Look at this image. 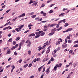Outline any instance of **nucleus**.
Instances as JSON below:
<instances>
[{
	"mask_svg": "<svg viewBox=\"0 0 78 78\" xmlns=\"http://www.w3.org/2000/svg\"><path fill=\"white\" fill-rule=\"evenodd\" d=\"M35 34L37 35L35 36V38H38L40 37V35L41 36H43L45 34V33L43 32V31H40L37 32H36Z\"/></svg>",
	"mask_w": 78,
	"mask_h": 78,
	"instance_id": "obj_1",
	"label": "nucleus"
},
{
	"mask_svg": "<svg viewBox=\"0 0 78 78\" xmlns=\"http://www.w3.org/2000/svg\"><path fill=\"white\" fill-rule=\"evenodd\" d=\"M24 27V24H23V25H22L20 26H18V27H19L18 28H16L15 30L17 32H20V31H21V29L23 28Z\"/></svg>",
	"mask_w": 78,
	"mask_h": 78,
	"instance_id": "obj_2",
	"label": "nucleus"
},
{
	"mask_svg": "<svg viewBox=\"0 0 78 78\" xmlns=\"http://www.w3.org/2000/svg\"><path fill=\"white\" fill-rule=\"evenodd\" d=\"M58 69V66L56 64L55 65V66H54V68L52 69V71L53 72H55V71H56V70Z\"/></svg>",
	"mask_w": 78,
	"mask_h": 78,
	"instance_id": "obj_3",
	"label": "nucleus"
},
{
	"mask_svg": "<svg viewBox=\"0 0 78 78\" xmlns=\"http://www.w3.org/2000/svg\"><path fill=\"white\" fill-rule=\"evenodd\" d=\"M25 16V13H24L22 14L21 15H20L19 16H18V17L19 18H20L21 17H24V16Z\"/></svg>",
	"mask_w": 78,
	"mask_h": 78,
	"instance_id": "obj_4",
	"label": "nucleus"
},
{
	"mask_svg": "<svg viewBox=\"0 0 78 78\" xmlns=\"http://www.w3.org/2000/svg\"><path fill=\"white\" fill-rule=\"evenodd\" d=\"M44 66V65H43V66H41L40 67H39L38 69V72H40L41 71V69H42L43 68V67Z\"/></svg>",
	"mask_w": 78,
	"mask_h": 78,
	"instance_id": "obj_5",
	"label": "nucleus"
},
{
	"mask_svg": "<svg viewBox=\"0 0 78 78\" xmlns=\"http://www.w3.org/2000/svg\"><path fill=\"white\" fill-rule=\"evenodd\" d=\"M48 58H44L43 59V62H44L45 61H48Z\"/></svg>",
	"mask_w": 78,
	"mask_h": 78,
	"instance_id": "obj_6",
	"label": "nucleus"
},
{
	"mask_svg": "<svg viewBox=\"0 0 78 78\" xmlns=\"http://www.w3.org/2000/svg\"><path fill=\"white\" fill-rule=\"evenodd\" d=\"M64 14H65V13H63L60 14L59 15V17H64Z\"/></svg>",
	"mask_w": 78,
	"mask_h": 78,
	"instance_id": "obj_7",
	"label": "nucleus"
},
{
	"mask_svg": "<svg viewBox=\"0 0 78 78\" xmlns=\"http://www.w3.org/2000/svg\"><path fill=\"white\" fill-rule=\"evenodd\" d=\"M67 47V44H64V43L62 45V48H66Z\"/></svg>",
	"mask_w": 78,
	"mask_h": 78,
	"instance_id": "obj_8",
	"label": "nucleus"
},
{
	"mask_svg": "<svg viewBox=\"0 0 78 78\" xmlns=\"http://www.w3.org/2000/svg\"><path fill=\"white\" fill-rule=\"evenodd\" d=\"M57 66V67L59 68V67H61L62 66V63H60L58 65V64H56Z\"/></svg>",
	"mask_w": 78,
	"mask_h": 78,
	"instance_id": "obj_9",
	"label": "nucleus"
},
{
	"mask_svg": "<svg viewBox=\"0 0 78 78\" xmlns=\"http://www.w3.org/2000/svg\"><path fill=\"white\" fill-rule=\"evenodd\" d=\"M55 34V32H52L49 33L48 34V36H53V34Z\"/></svg>",
	"mask_w": 78,
	"mask_h": 78,
	"instance_id": "obj_10",
	"label": "nucleus"
},
{
	"mask_svg": "<svg viewBox=\"0 0 78 78\" xmlns=\"http://www.w3.org/2000/svg\"><path fill=\"white\" fill-rule=\"evenodd\" d=\"M33 26V25L31 24V23H30L28 26V27L30 30H31V27Z\"/></svg>",
	"mask_w": 78,
	"mask_h": 78,
	"instance_id": "obj_11",
	"label": "nucleus"
},
{
	"mask_svg": "<svg viewBox=\"0 0 78 78\" xmlns=\"http://www.w3.org/2000/svg\"><path fill=\"white\" fill-rule=\"evenodd\" d=\"M67 32H69V31H71L72 30V28H69L67 29Z\"/></svg>",
	"mask_w": 78,
	"mask_h": 78,
	"instance_id": "obj_12",
	"label": "nucleus"
},
{
	"mask_svg": "<svg viewBox=\"0 0 78 78\" xmlns=\"http://www.w3.org/2000/svg\"><path fill=\"white\" fill-rule=\"evenodd\" d=\"M16 48H17V47L16 46H13L11 48L10 50H14Z\"/></svg>",
	"mask_w": 78,
	"mask_h": 78,
	"instance_id": "obj_13",
	"label": "nucleus"
},
{
	"mask_svg": "<svg viewBox=\"0 0 78 78\" xmlns=\"http://www.w3.org/2000/svg\"><path fill=\"white\" fill-rule=\"evenodd\" d=\"M49 72L50 70L49 69V68H48L47 70L46 71V74H48V73H49Z\"/></svg>",
	"mask_w": 78,
	"mask_h": 78,
	"instance_id": "obj_14",
	"label": "nucleus"
},
{
	"mask_svg": "<svg viewBox=\"0 0 78 78\" xmlns=\"http://www.w3.org/2000/svg\"><path fill=\"white\" fill-rule=\"evenodd\" d=\"M37 3H38V2H36L32 4V6H34V5H35V6H36Z\"/></svg>",
	"mask_w": 78,
	"mask_h": 78,
	"instance_id": "obj_15",
	"label": "nucleus"
},
{
	"mask_svg": "<svg viewBox=\"0 0 78 78\" xmlns=\"http://www.w3.org/2000/svg\"><path fill=\"white\" fill-rule=\"evenodd\" d=\"M27 53L29 55H31V51L29 50L28 51Z\"/></svg>",
	"mask_w": 78,
	"mask_h": 78,
	"instance_id": "obj_16",
	"label": "nucleus"
},
{
	"mask_svg": "<svg viewBox=\"0 0 78 78\" xmlns=\"http://www.w3.org/2000/svg\"><path fill=\"white\" fill-rule=\"evenodd\" d=\"M62 28V27H60L59 28H58L57 29V31H60L61 30Z\"/></svg>",
	"mask_w": 78,
	"mask_h": 78,
	"instance_id": "obj_17",
	"label": "nucleus"
},
{
	"mask_svg": "<svg viewBox=\"0 0 78 78\" xmlns=\"http://www.w3.org/2000/svg\"><path fill=\"white\" fill-rule=\"evenodd\" d=\"M11 53V51L10 49H9L7 51V54H10Z\"/></svg>",
	"mask_w": 78,
	"mask_h": 78,
	"instance_id": "obj_18",
	"label": "nucleus"
},
{
	"mask_svg": "<svg viewBox=\"0 0 78 78\" xmlns=\"http://www.w3.org/2000/svg\"><path fill=\"white\" fill-rule=\"evenodd\" d=\"M32 18H33L34 19V18H36V15H33L31 16Z\"/></svg>",
	"mask_w": 78,
	"mask_h": 78,
	"instance_id": "obj_19",
	"label": "nucleus"
},
{
	"mask_svg": "<svg viewBox=\"0 0 78 78\" xmlns=\"http://www.w3.org/2000/svg\"><path fill=\"white\" fill-rule=\"evenodd\" d=\"M57 25V24H56L53 23V24H51L50 25V27H53V26H55V25Z\"/></svg>",
	"mask_w": 78,
	"mask_h": 78,
	"instance_id": "obj_20",
	"label": "nucleus"
},
{
	"mask_svg": "<svg viewBox=\"0 0 78 78\" xmlns=\"http://www.w3.org/2000/svg\"><path fill=\"white\" fill-rule=\"evenodd\" d=\"M55 44H56V45H59V44H60V41H58L57 42L55 43Z\"/></svg>",
	"mask_w": 78,
	"mask_h": 78,
	"instance_id": "obj_21",
	"label": "nucleus"
},
{
	"mask_svg": "<svg viewBox=\"0 0 78 78\" xmlns=\"http://www.w3.org/2000/svg\"><path fill=\"white\" fill-rule=\"evenodd\" d=\"M41 61V58H37V61Z\"/></svg>",
	"mask_w": 78,
	"mask_h": 78,
	"instance_id": "obj_22",
	"label": "nucleus"
},
{
	"mask_svg": "<svg viewBox=\"0 0 78 78\" xmlns=\"http://www.w3.org/2000/svg\"><path fill=\"white\" fill-rule=\"evenodd\" d=\"M55 5V4H52L50 5L49 7L50 8H51V7H52L53 6H54V5Z\"/></svg>",
	"mask_w": 78,
	"mask_h": 78,
	"instance_id": "obj_23",
	"label": "nucleus"
},
{
	"mask_svg": "<svg viewBox=\"0 0 78 78\" xmlns=\"http://www.w3.org/2000/svg\"><path fill=\"white\" fill-rule=\"evenodd\" d=\"M16 41H17L18 40H20V37H16Z\"/></svg>",
	"mask_w": 78,
	"mask_h": 78,
	"instance_id": "obj_24",
	"label": "nucleus"
},
{
	"mask_svg": "<svg viewBox=\"0 0 78 78\" xmlns=\"http://www.w3.org/2000/svg\"><path fill=\"white\" fill-rule=\"evenodd\" d=\"M52 12H53V10H50L49 12V14H51V13H52Z\"/></svg>",
	"mask_w": 78,
	"mask_h": 78,
	"instance_id": "obj_25",
	"label": "nucleus"
},
{
	"mask_svg": "<svg viewBox=\"0 0 78 78\" xmlns=\"http://www.w3.org/2000/svg\"><path fill=\"white\" fill-rule=\"evenodd\" d=\"M66 38H67V39H68L70 40V37L69 36V35L68 36L66 37Z\"/></svg>",
	"mask_w": 78,
	"mask_h": 78,
	"instance_id": "obj_26",
	"label": "nucleus"
},
{
	"mask_svg": "<svg viewBox=\"0 0 78 78\" xmlns=\"http://www.w3.org/2000/svg\"><path fill=\"white\" fill-rule=\"evenodd\" d=\"M65 42L64 43V44H66L67 43V38H66L65 39Z\"/></svg>",
	"mask_w": 78,
	"mask_h": 78,
	"instance_id": "obj_27",
	"label": "nucleus"
},
{
	"mask_svg": "<svg viewBox=\"0 0 78 78\" xmlns=\"http://www.w3.org/2000/svg\"><path fill=\"white\" fill-rule=\"evenodd\" d=\"M35 36V34L34 33L30 35V36Z\"/></svg>",
	"mask_w": 78,
	"mask_h": 78,
	"instance_id": "obj_28",
	"label": "nucleus"
},
{
	"mask_svg": "<svg viewBox=\"0 0 78 78\" xmlns=\"http://www.w3.org/2000/svg\"><path fill=\"white\" fill-rule=\"evenodd\" d=\"M38 50L39 51H40V50H41V49H42V47H41V46H39L38 47Z\"/></svg>",
	"mask_w": 78,
	"mask_h": 78,
	"instance_id": "obj_29",
	"label": "nucleus"
},
{
	"mask_svg": "<svg viewBox=\"0 0 78 78\" xmlns=\"http://www.w3.org/2000/svg\"><path fill=\"white\" fill-rule=\"evenodd\" d=\"M50 49H49L46 51V53H47V54L49 53V52H50Z\"/></svg>",
	"mask_w": 78,
	"mask_h": 78,
	"instance_id": "obj_30",
	"label": "nucleus"
},
{
	"mask_svg": "<svg viewBox=\"0 0 78 78\" xmlns=\"http://www.w3.org/2000/svg\"><path fill=\"white\" fill-rule=\"evenodd\" d=\"M52 32H54V33H55V31H56V28H54L52 30Z\"/></svg>",
	"mask_w": 78,
	"mask_h": 78,
	"instance_id": "obj_31",
	"label": "nucleus"
},
{
	"mask_svg": "<svg viewBox=\"0 0 78 78\" xmlns=\"http://www.w3.org/2000/svg\"><path fill=\"white\" fill-rule=\"evenodd\" d=\"M54 58H53L52 57L51 58V59H50V61H52V62H53L54 61Z\"/></svg>",
	"mask_w": 78,
	"mask_h": 78,
	"instance_id": "obj_32",
	"label": "nucleus"
},
{
	"mask_svg": "<svg viewBox=\"0 0 78 78\" xmlns=\"http://www.w3.org/2000/svg\"><path fill=\"white\" fill-rule=\"evenodd\" d=\"M68 25H69L68 23H66L65 24L64 27H67Z\"/></svg>",
	"mask_w": 78,
	"mask_h": 78,
	"instance_id": "obj_33",
	"label": "nucleus"
},
{
	"mask_svg": "<svg viewBox=\"0 0 78 78\" xmlns=\"http://www.w3.org/2000/svg\"><path fill=\"white\" fill-rule=\"evenodd\" d=\"M31 42L29 43V44L27 45L28 47H30V45H31Z\"/></svg>",
	"mask_w": 78,
	"mask_h": 78,
	"instance_id": "obj_34",
	"label": "nucleus"
},
{
	"mask_svg": "<svg viewBox=\"0 0 78 78\" xmlns=\"http://www.w3.org/2000/svg\"><path fill=\"white\" fill-rule=\"evenodd\" d=\"M72 42V40H68V44H70V43H71Z\"/></svg>",
	"mask_w": 78,
	"mask_h": 78,
	"instance_id": "obj_35",
	"label": "nucleus"
},
{
	"mask_svg": "<svg viewBox=\"0 0 78 78\" xmlns=\"http://www.w3.org/2000/svg\"><path fill=\"white\" fill-rule=\"evenodd\" d=\"M31 66H32V63H30V64L29 65V66H28V67H31Z\"/></svg>",
	"mask_w": 78,
	"mask_h": 78,
	"instance_id": "obj_36",
	"label": "nucleus"
},
{
	"mask_svg": "<svg viewBox=\"0 0 78 78\" xmlns=\"http://www.w3.org/2000/svg\"><path fill=\"white\" fill-rule=\"evenodd\" d=\"M16 20H17V17H15L14 19L12 20V21H13V22H15V21H16Z\"/></svg>",
	"mask_w": 78,
	"mask_h": 78,
	"instance_id": "obj_37",
	"label": "nucleus"
},
{
	"mask_svg": "<svg viewBox=\"0 0 78 78\" xmlns=\"http://www.w3.org/2000/svg\"><path fill=\"white\" fill-rule=\"evenodd\" d=\"M57 50H56V49H55L53 52H54V54H55V53H56V52L57 51Z\"/></svg>",
	"mask_w": 78,
	"mask_h": 78,
	"instance_id": "obj_38",
	"label": "nucleus"
},
{
	"mask_svg": "<svg viewBox=\"0 0 78 78\" xmlns=\"http://www.w3.org/2000/svg\"><path fill=\"white\" fill-rule=\"evenodd\" d=\"M52 0H49L47 1V3H49L51 2Z\"/></svg>",
	"mask_w": 78,
	"mask_h": 78,
	"instance_id": "obj_39",
	"label": "nucleus"
},
{
	"mask_svg": "<svg viewBox=\"0 0 78 78\" xmlns=\"http://www.w3.org/2000/svg\"><path fill=\"white\" fill-rule=\"evenodd\" d=\"M68 9V8H64L62 9V11H66V10H67Z\"/></svg>",
	"mask_w": 78,
	"mask_h": 78,
	"instance_id": "obj_40",
	"label": "nucleus"
},
{
	"mask_svg": "<svg viewBox=\"0 0 78 78\" xmlns=\"http://www.w3.org/2000/svg\"><path fill=\"white\" fill-rule=\"evenodd\" d=\"M34 12H32L31 13H30L28 14H29V15H33L34 14Z\"/></svg>",
	"mask_w": 78,
	"mask_h": 78,
	"instance_id": "obj_41",
	"label": "nucleus"
},
{
	"mask_svg": "<svg viewBox=\"0 0 78 78\" xmlns=\"http://www.w3.org/2000/svg\"><path fill=\"white\" fill-rule=\"evenodd\" d=\"M45 67H44L43 68V71H42L43 73L44 72V71H45Z\"/></svg>",
	"mask_w": 78,
	"mask_h": 78,
	"instance_id": "obj_42",
	"label": "nucleus"
},
{
	"mask_svg": "<svg viewBox=\"0 0 78 78\" xmlns=\"http://www.w3.org/2000/svg\"><path fill=\"white\" fill-rule=\"evenodd\" d=\"M11 11V9H9L7 10V11H6V13H8L9 12V11Z\"/></svg>",
	"mask_w": 78,
	"mask_h": 78,
	"instance_id": "obj_43",
	"label": "nucleus"
},
{
	"mask_svg": "<svg viewBox=\"0 0 78 78\" xmlns=\"http://www.w3.org/2000/svg\"><path fill=\"white\" fill-rule=\"evenodd\" d=\"M11 67V65H9L6 67V69H8L9 67Z\"/></svg>",
	"mask_w": 78,
	"mask_h": 78,
	"instance_id": "obj_44",
	"label": "nucleus"
},
{
	"mask_svg": "<svg viewBox=\"0 0 78 78\" xmlns=\"http://www.w3.org/2000/svg\"><path fill=\"white\" fill-rule=\"evenodd\" d=\"M8 41L9 42H12V38H10L9 40Z\"/></svg>",
	"mask_w": 78,
	"mask_h": 78,
	"instance_id": "obj_45",
	"label": "nucleus"
},
{
	"mask_svg": "<svg viewBox=\"0 0 78 78\" xmlns=\"http://www.w3.org/2000/svg\"><path fill=\"white\" fill-rule=\"evenodd\" d=\"M12 44L13 45H16V42L13 41L12 42Z\"/></svg>",
	"mask_w": 78,
	"mask_h": 78,
	"instance_id": "obj_46",
	"label": "nucleus"
},
{
	"mask_svg": "<svg viewBox=\"0 0 78 78\" xmlns=\"http://www.w3.org/2000/svg\"><path fill=\"white\" fill-rule=\"evenodd\" d=\"M22 59H20V60L19 61V63L20 64V63H21V62H22Z\"/></svg>",
	"mask_w": 78,
	"mask_h": 78,
	"instance_id": "obj_47",
	"label": "nucleus"
},
{
	"mask_svg": "<svg viewBox=\"0 0 78 78\" xmlns=\"http://www.w3.org/2000/svg\"><path fill=\"white\" fill-rule=\"evenodd\" d=\"M48 20L46 21H41V22L42 23H45L46 22H48Z\"/></svg>",
	"mask_w": 78,
	"mask_h": 78,
	"instance_id": "obj_48",
	"label": "nucleus"
},
{
	"mask_svg": "<svg viewBox=\"0 0 78 78\" xmlns=\"http://www.w3.org/2000/svg\"><path fill=\"white\" fill-rule=\"evenodd\" d=\"M62 22L63 23H66V19H64L63 20H62Z\"/></svg>",
	"mask_w": 78,
	"mask_h": 78,
	"instance_id": "obj_49",
	"label": "nucleus"
},
{
	"mask_svg": "<svg viewBox=\"0 0 78 78\" xmlns=\"http://www.w3.org/2000/svg\"><path fill=\"white\" fill-rule=\"evenodd\" d=\"M22 45V43H20L19 44V48H21V45Z\"/></svg>",
	"mask_w": 78,
	"mask_h": 78,
	"instance_id": "obj_50",
	"label": "nucleus"
},
{
	"mask_svg": "<svg viewBox=\"0 0 78 78\" xmlns=\"http://www.w3.org/2000/svg\"><path fill=\"white\" fill-rule=\"evenodd\" d=\"M73 52V50H71L69 51V54L72 53Z\"/></svg>",
	"mask_w": 78,
	"mask_h": 78,
	"instance_id": "obj_51",
	"label": "nucleus"
},
{
	"mask_svg": "<svg viewBox=\"0 0 78 78\" xmlns=\"http://www.w3.org/2000/svg\"><path fill=\"white\" fill-rule=\"evenodd\" d=\"M59 24H57V25L56 26V28H59Z\"/></svg>",
	"mask_w": 78,
	"mask_h": 78,
	"instance_id": "obj_52",
	"label": "nucleus"
},
{
	"mask_svg": "<svg viewBox=\"0 0 78 78\" xmlns=\"http://www.w3.org/2000/svg\"><path fill=\"white\" fill-rule=\"evenodd\" d=\"M30 42V40H27L26 42V44H28V43H29Z\"/></svg>",
	"mask_w": 78,
	"mask_h": 78,
	"instance_id": "obj_53",
	"label": "nucleus"
},
{
	"mask_svg": "<svg viewBox=\"0 0 78 78\" xmlns=\"http://www.w3.org/2000/svg\"><path fill=\"white\" fill-rule=\"evenodd\" d=\"M6 29H8V27H5V28H4L3 29V30H6Z\"/></svg>",
	"mask_w": 78,
	"mask_h": 78,
	"instance_id": "obj_54",
	"label": "nucleus"
},
{
	"mask_svg": "<svg viewBox=\"0 0 78 78\" xmlns=\"http://www.w3.org/2000/svg\"><path fill=\"white\" fill-rule=\"evenodd\" d=\"M47 15V13H44L43 15V16H45Z\"/></svg>",
	"mask_w": 78,
	"mask_h": 78,
	"instance_id": "obj_55",
	"label": "nucleus"
},
{
	"mask_svg": "<svg viewBox=\"0 0 78 78\" xmlns=\"http://www.w3.org/2000/svg\"><path fill=\"white\" fill-rule=\"evenodd\" d=\"M28 66V64H27L26 65L24 66L23 67H27V66Z\"/></svg>",
	"mask_w": 78,
	"mask_h": 78,
	"instance_id": "obj_56",
	"label": "nucleus"
},
{
	"mask_svg": "<svg viewBox=\"0 0 78 78\" xmlns=\"http://www.w3.org/2000/svg\"><path fill=\"white\" fill-rule=\"evenodd\" d=\"M62 20H60L58 21V24H59V23H62Z\"/></svg>",
	"mask_w": 78,
	"mask_h": 78,
	"instance_id": "obj_57",
	"label": "nucleus"
},
{
	"mask_svg": "<svg viewBox=\"0 0 78 78\" xmlns=\"http://www.w3.org/2000/svg\"><path fill=\"white\" fill-rule=\"evenodd\" d=\"M37 61V59H36V58H35L33 60V61L34 62H36Z\"/></svg>",
	"mask_w": 78,
	"mask_h": 78,
	"instance_id": "obj_58",
	"label": "nucleus"
},
{
	"mask_svg": "<svg viewBox=\"0 0 78 78\" xmlns=\"http://www.w3.org/2000/svg\"><path fill=\"white\" fill-rule=\"evenodd\" d=\"M44 6H45V4H42L41 7V8H43V7H44Z\"/></svg>",
	"mask_w": 78,
	"mask_h": 78,
	"instance_id": "obj_59",
	"label": "nucleus"
},
{
	"mask_svg": "<svg viewBox=\"0 0 78 78\" xmlns=\"http://www.w3.org/2000/svg\"><path fill=\"white\" fill-rule=\"evenodd\" d=\"M48 41H47L44 44V45H45L46 46L47 45V44H48Z\"/></svg>",
	"mask_w": 78,
	"mask_h": 78,
	"instance_id": "obj_60",
	"label": "nucleus"
},
{
	"mask_svg": "<svg viewBox=\"0 0 78 78\" xmlns=\"http://www.w3.org/2000/svg\"><path fill=\"white\" fill-rule=\"evenodd\" d=\"M53 55V57H54V58H56L57 56V55H56V54H54Z\"/></svg>",
	"mask_w": 78,
	"mask_h": 78,
	"instance_id": "obj_61",
	"label": "nucleus"
},
{
	"mask_svg": "<svg viewBox=\"0 0 78 78\" xmlns=\"http://www.w3.org/2000/svg\"><path fill=\"white\" fill-rule=\"evenodd\" d=\"M78 47V44H76L73 46V47Z\"/></svg>",
	"mask_w": 78,
	"mask_h": 78,
	"instance_id": "obj_62",
	"label": "nucleus"
},
{
	"mask_svg": "<svg viewBox=\"0 0 78 78\" xmlns=\"http://www.w3.org/2000/svg\"><path fill=\"white\" fill-rule=\"evenodd\" d=\"M12 69H15V66H14V65H13L12 66Z\"/></svg>",
	"mask_w": 78,
	"mask_h": 78,
	"instance_id": "obj_63",
	"label": "nucleus"
},
{
	"mask_svg": "<svg viewBox=\"0 0 78 78\" xmlns=\"http://www.w3.org/2000/svg\"><path fill=\"white\" fill-rule=\"evenodd\" d=\"M60 48L59 47H58L57 49L56 50L57 51H59L60 50Z\"/></svg>",
	"mask_w": 78,
	"mask_h": 78,
	"instance_id": "obj_64",
	"label": "nucleus"
}]
</instances>
